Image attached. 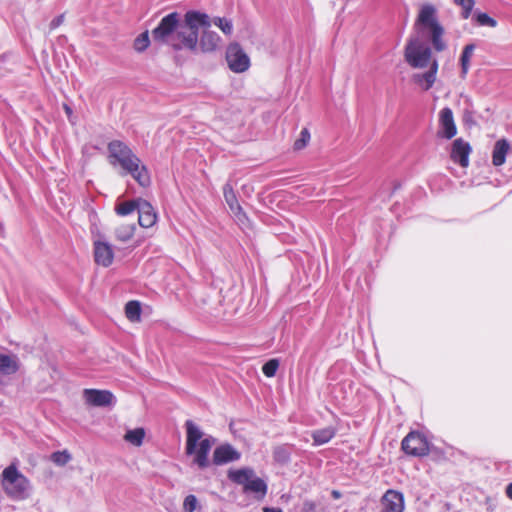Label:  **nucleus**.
<instances>
[{
    "label": "nucleus",
    "instance_id": "f03ea898",
    "mask_svg": "<svg viewBox=\"0 0 512 512\" xmlns=\"http://www.w3.org/2000/svg\"><path fill=\"white\" fill-rule=\"evenodd\" d=\"M109 162L112 166L121 168L120 175H131L142 187L151 183L149 172L140 158L124 142L113 140L108 144Z\"/></svg>",
    "mask_w": 512,
    "mask_h": 512
},
{
    "label": "nucleus",
    "instance_id": "c9c22d12",
    "mask_svg": "<svg viewBox=\"0 0 512 512\" xmlns=\"http://www.w3.org/2000/svg\"><path fill=\"white\" fill-rule=\"evenodd\" d=\"M52 459L58 465H65L70 460V455L66 452H56L52 455Z\"/></svg>",
    "mask_w": 512,
    "mask_h": 512
},
{
    "label": "nucleus",
    "instance_id": "0eeeda50",
    "mask_svg": "<svg viewBox=\"0 0 512 512\" xmlns=\"http://www.w3.org/2000/svg\"><path fill=\"white\" fill-rule=\"evenodd\" d=\"M432 51L419 37H412L405 47V60L413 68H425L429 65Z\"/></svg>",
    "mask_w": 512,
    "mask_h": 512
},
{
    "label": "nucleus",
    "instance_id": "dca6fc26",
    "mask_svg": "<svg viewBox=\"0 0 512 512\" xmlns=\"http://www.w3.org/2000/svg\"><path fill=\"white\" fill-rule=\"evenodd\" d=\"M138 223L143 228H150L156 223L157 215L152 205L146 201L141 200L138 204Z\"/></svg>",
    "mask_w": 512,
    "mask_h": 512
},
{
    "label": "nucleus",
    "instance_id": "b1692460",
    "mask_svg": "<svg viewBox=\"0 0 512 512\" xmlns=\"http://www.w3.org/2000/svg\"><path fill=\"white\" fill-rule=\"evenodd\" d=\"M475 50L474 44H468L464 47L461 57H460V64H461V71L463 75H466L469 67H470V60L473 56Z\"/></svg>",
    "mask_w": 512,
    "mask_h": 512
},
{
    "label": "nucleus",
    "instance_id": "412c9836",
    "mask_svg": "<svg viewBox=\"0 0 512 512\" xmlns=\"http://www.w3.org/2000/svg\"><path fill=\"white\" fill-rule=\"evenodd\" d=\"M509 150V143L505 139L498 140L493 148L492 163L494 166H501L505 163Z\"/></svg>",
    "mask_w": 512,
    "mask_h": 512
},
{
    "label": "nucleus",
    "instance_id": "a19ab883",
    "mask_svg": "<svg viewBox=\"0 0 512 512\" xmlns=\"http://www.w3.org/2000/svg\"><path fill=\"white\" fill-rule=\"evenodd\" d=\"M332 496L335 499H339L341 497V493L339 491H337V490H333L332 491Z\"/></svg>",
    "mask_w": 512,
    "mask_h": 512
},
{
    "label": "nucleus",
    "instance_id": "6e6552de",
    "mask_svg": "<svg viewBox=\"0 0 512 512\" xmlns=\"http://www.w3.org/2000/svg\"><path fill=\"white\" fill-rule=\"evenodd\" d=\"M226 61L231 71L242 73L250 67V58L238 43H231L226 50Z\"/></svg>",
    "mask_w": 512,
    "mask_h": 512
},
{
    "label": "nucleus",
    "instance_id": "20e7f679",
    "mask_svg": "<svg viewBox=\"0 0 512 512\" xmlns=\"http://www.w3.org/2000/svg\"><path fill=\"white\" fill-rule=\"evenodd\" d=\"M414 28L423 35L429 37L433 48L441 52L446 49V43L443 40L444 28L437 18V10L432 4L421 6Z\"/></svg>",
    "mask_w": 512,
    "mask_h": 512
},
{
    "label": "nucleus",
    "instance_id": "aec40b11",
    "mask_svg": "<svg viewBox=\"0 0 512 512\" xmlns=\"http://www.w3.org/2000/svg\"><path fill=\"white\" fill-rule=\"evenodd\" d=\"M337 433L333 426L314 430L311 434L314 446H320L328 443Z\"/></svg>",
    "mask_w": 512,
    "mask_h": 512
},
{
    "label": "nucleus",
    "instance_id": "e433bc0d",
    "mask_svg": "<svg viewBox=\"0 0 512 512\" xmlns=\"http://www.w3.org/2000/svg\"><path fill=\"white\" fill-rule=\"evenodd\" d=\"M64 21V15H59L57 16L56 18H54L51 22H50V29L53 30V29H56L57 27H59Z\"/></svg>",
    "mask_w": 512,
    "mask_h": 512
},
{
    "label": "nucleus",
    "instance_id": "a878e982",
    "mask_svg": "<svg viewBox=\"0 0 512 512\" xmlns=\"http://www.w3.org/2000/svg\"><path fill=\"white\" fill-rule=\"evenodd\" d=\"M125 314L130 321H139L141 317L140 303L138 301H129L125 306Z\"/></svg>",
    "mask_w": 512,
    "mask_h": 512
},
{
    "label": "nucleus",
    "instance_id": "f704fd0d",
    "mask_svg": "<svg viewBox=\"0 0 512 512\" xmlns=\"http://www.w3.org/2000/svg\"><path fill=\"white\" fill-rule=\"evenodd\" d=\"M197 504V498L194 495L190 494L186 496L184 499L183 509L185 512H194L197 508Z\"/></svg>",
    "mask_w": 512,
    "mask_h": 512
},
{
    "label": "nucleus",
    "instance_id": "393cba45",
    "mask_svg": "<svg viewBox=\"0 0 512 512\" xmlns=\"http://www.w3.org/2000/svg\"><path fill=\"white\" fill-rule=\"evenodd\" d=\"M142 198H138L132 201H126L116 206L115 211L120 216H126L131 214L134 211H137L139 208L140 201Z\"/></svg>",
    "mask_w": 512,
    "mask_h": 512
},
{
    "label": "nucleus",
    "instance_id": "4c0bfd02",
    "mask_svg": "<svg viewBox=\"0 0 512 512\" xmlns=\"http://www.w3.org/2000/svg\"><path fill=\"white\" fill-rule=\"evenodd\" d=\"M263 512H282V510L275 507H265L263 508Z\"/></svg>",
    "mask_w": 512,
    "mask_h": 512
},
{
    "label": "nucleus",
    "instance_id": "4be33fe9",
    "mask_svg": "<svg viewBox=\"0 0 512 512\" xmlns=\"http://www.w3.org/2000/svg\"><path fill=\"white\" fill-rule=\"evenodd\" d=\"M18 370L16 358L0 354V375H11Z\"/></svg>",
    "mask_w": 512,
    "mask_h": 512
},
{
    "label": "nucleus",
    "instance_id": "39448f33",
    "mask_svg": "<svg viewBox=\"0 0 512 512\" xmlns=\"http://www.w3.org/2000/svg\"><path fill=\"white\" fill-rule=\"evenodd\" d=\"M1 482L5 493L13 499L24 500L30 495V481L14 465L3 470Z\"/></svg>",
    "mask_w": 512,
    "mask_h": 512
},
{
    "label": "nucleus",
    "instance_id": "4468645a",
    "mask_svg": "<svg viewBox=\"0 0 512 512\" xmlns=\"http://www.w3.org/2000/svg\"><path fill=\"white\" fill-rule=\"evenodd\" d=\"M84 397L88 404L96 407H105L112 404L114 396L107 390L85 389Z\"/></svg>",
    "mask_w": 512,
    "mask_h": 512
},
{
    "label": "nucleus",
    "instance_id": "2f4dec72",
    "mask_svg": "<svg viewBox=\"0 0 512 512\" xmlns=\"http://www.w3.org/2000/svg\"><path fill=\"white\" fill-rule=\"evenodd\" d=\"M278 367H279V360L278 359H270L263 365L262 372L266 377H273V376H275Z\"/></svg>",
    "mask_w": 512,
    "mask_h": 512
},
{
    "label": "nucleus",
    "instance_id": "473e14b6",
    "mask_svg": "<svg viewBox=\"0 0 512 512\" xmlns=\"http://www.w3.org/2000/svg\"><path fill=\"white\" fill-rule=\"evenodd\" d=\"M476 21L480 26L495 27L497 25L496 20L490 17L487 13L479 12L475 15Z\"/></svg>",
    "mask_w": 512,
    "mask_h": 512
},
{
    "label": "nucleus",
    "instance_id": "ea45409f",
    "mask_svg": "<svg viewBox=\"0 0 512 512\" xmlns=\"http://www.w3.org/2000/svg\"><path fill=\"white\" fill-rule=\"evenodd\" d=\"M63 108H64L65 113L67 114V116H68V117H70V116H71V114H72V109H71V107H70V106H68L67 104H64V105H63Z\"/></svg>",
    "mask_w": 512,
    "mask_h": 512
},
{
    "label": "nucleus",
    "instance_id": "a211bd4d",
    "mask_svg": "<svg viewBox=\"0 0 512 512\" xmlns=\"http://www.w3.org/2000/svg\"><path fill=\"white\" fill-rule=\"evenodd\" d=\"M223 193L225 201L228 204L231 212L238 218L239 221L242 222L243 218H246V216L242 211V207L237 200L232 186L230 184H226L223 188Z\"/></svg>",
    "mask_w": 512,
    "mask_h": 512
},
{
    "label": "nucleus",
    "instance_id": "9b49d317",
    "mask_svg": "<svg viewBox=\"0 0 512 512\" xmlns=\"http://www.w3.org/2000/svg\"><path fill=\"white\" fill-rule=\"evenodd\" d=\"M439 126L438 136L451 139L456 135L457 128L454 122L453 112L449 107H445L439 112Z\"/></svg>",
    "mask_w": 512,
    "mask_h": 512
},
{
    "label": "nucleus",
    "instance_id": "1a4fd4ad",
    "mask_svg": "<svg viewBox=\"0 0 512 512\" xmlns=\"http://www.w3.org/2000/svg\"><path fill=\"white\" fill-rule=\"evenodd\" d=\"M402 450L411 456L421 457L429 453V443L419 432H410L401 443Z\"/></svg>",
    "mask_w": 512,
    "mask_h": 512
},
{
    "label": "nucleus",
    "instance_id": "f3484780",
    "mask_svg": "<svg viewBox=\"0 0 512 512\" xmlns=\"http://www.w3.org/2000/svg\"><path fill=\"white\" fill-rule=\"evenodd\" d=\"M204 28L205 30L202 32L200 39L198 38L201 51L204 53L216 51L221 43L220 36L216 32L209 30V27Z\"/></svg>",
    "mask_w": 512,
    "mask_h": 512
},
{
    "label": "nucleus",
    "instance_id": "58836bf2",
    "mask_svg": "<svg viewBox=\"0 0 512 512\" xmlns=\"http://www.w3.org/2000/svg\"><path fill=\"white\" fill-rule=\"evenodd\" d=\"M506 495L508 498L512 500V483L508 484L506 487Z\"/></svg>",
    "mask_w": 512,
    "mask_h": 512
},
{
    "label": "nucleus",
    "instance_id": "7ed1b4c3",
    "mask_svg": "<svg viewBox=\"0 0 512 512\" xmlns=\"http://www.w3.org/2000/svg\"><path fill=\"white\" fill-rule=\"evenodd\" d=\"M186 454L193 455V462L201 469L209 466L208 455L215 442L212 436L203 438L204 433L192 420L185 422Z\"/></svg>",
    "mask_w": 512,
    "mask_h": 512
},
{
    "label": "nucleus",
    "instance_id": "72a5a7b5",
    "mask_svg": "<svg viewBox=\"0 0 512 512\" xmlns=\"http://www.w3.org/2000/svg\"><path fill=\"white\" fill-rule=\"evenodd\" d=\"M310 140V133L307 128L302 129L300 133V137L294 142V149L301 150L303 149Z\"/></svg>",
    "mask_w": 512,
    "mask_h": 512
},
{
    "label": "nucleus",
    "instance_id": "2eb2a0df",
    "mask_svg": "<svg viewBox=\"0 0 512 512\" xmlns=\"http://www.w3.org/2000/svg\"><path fill=\"white\" fill-rule=\"evenodd\" d=\"M239 458L240 453L229 444L218 446L213 453V463L215 465H223L229 462H234Z\"/></svg>",
    "mask_w": 512,
    "mask_h": 512
},
{
    "label": "nucleus",
    "instance_id": "6ab92c4d",
    "mask_svg": "<svg viewBox=\"0 0 512 512\" xmlns=\"http://www.w3.org/2000/svg\"><path fill=\"white\" fill-rule=\"evenodd\" d=\"M438 70V62L437 60H433L429 71L421 74H415L414 75V81L419 84L424 90H429L435 80H436V74Z\"/></svg>",
    "mask_w": 512,
    "mask_h": 512
},
{
    "label": "nucleus",
    "instance_id": "7c9ffc66",
    "mask_svg": "<svg viewBox=\"0 0 512 512\" xmlns=\"http://www.w3.org/2000/svg\"><path fill=\"white\" fill-rule=\"evenodd\" d=\"M454 3L462 8V17L468 19L474 7V0H454Z\"/></svg>",
    "mask_w": 512,
    "mask_h": 512
},
{
    "label": "nucleus",
    "instance_id": "bb28decb",
    "mask_svg": "<svg viewBox=\"0 0 512 512\" xmlns=\"http://www.w3.org/2000/svg\"><path fill=\"white\" fill-rule=\"evenodd\" d=\"M144 436H145V431L143 428H136L134 430H129L127 431V433L125 434V440L128 441L129 443L135 445V446H140L143 442V439H144Z\"/></svg>",
    "mask_w": 512,
    "mask_h": 512
},
{
    "label": "nucleus",
    "instance_id": "c756f323",
    "mask_svg": "<svg viewBox=\"0 0 512 512\" xmlns=\"http://www.w3.org/2000/svg\"><path fill=\"white\" fill-rule=\"evenodd\" d=\"M273 456L275 461L279 463H287L290 460V452L286 446H277L273 450Z\"/></svg>",
    "mask_w": 512,
    "mask_h": 512
},
{
    "label": "nucleus",
    "instance_id": "5701e85b",
    "mask_svg": "<svg viewBox=\"0 0 512 512\" xmlns=\"http://www.w3.org/2000/svg\"><path fill=\"white\" fill-rule=\"evenodd\" d=\"M136 226L134 223H123L120 224L115 229V237L117 240L121 242H127L129 241L134 233H135Z\"/></svg>",
    "mask_w": 512,
    "mask_h": 512
},
{
    "label": "nucleus",
    "instance_id": "423d86ee",
    "mask_svg": "<svg viewBox=\"0 0 512 512\" xmlns=\"http://www.w3.org/2000/svg\"><path fill=\"white\" fill-rule=\"evenodd\" d=\"M229 479L243 486L244 493H252L257 499H263L268 490L266 482L255 476V472L251 468H241L238 470H231L228 474Z\"/></svg>",
    "mask_w": 512,
    "mask_h": 512
},
{
    "label": "nucleus",
    "instance_id": "ddd939ff",
    "mask_svg": "<svg viewBox=\"0 0 512 512\" xmlns=\"http://www.w3.org/2000/svg\"><path fill=\"white\" fill-rule=\"evenodd\" d=\"M471 146L462 138L454 140L451 150V159L459 163L462 167L469 165V155L471 153Z\"/></svg>",
    "mask_w": 512,
    "mask_h": 512
},
{
    "label": "nucleus",
    "instance_id": "f8f14e48",
    "mask_svg": "<svg viewBox=\"0 0 512 512\" xmlns=\"http://www.w3.org/2000/svg\"><path fill=\"white\" fill-rule=\"evenodd\" d=\"M404 496L395 490H388L381 499L380 512H403Z\"/></svg>",
    "mask_w": 512,
    "mask_h": 512
},
{
    "label": "nucleus",
    "instance_id": "c85d7f7f",
    "mask_svg": "<svg viewBox=\"0 0 512 512\" xmlns=\"http://www.w3.org/2000/svg\"><path fill=\"white\" fill-rule=\"evenodd\" d=\"M213 24L216 25L225 35H231L233 32L232 21L227 18L216 17L213 19Z\"/></svg>",
    "mask_w": 512,
    "mask_h": 512
},
{
    "label": "nucleus",
    "instance_id": "9d476101",
    "mask_svg": "<svg viewBox=\"0 0 512 512\" xmlns=\"http://www.w3.org/2000/svg\"><path fill=\"white\" fill-rule=\"evenodd\" d=\"M93 246L95 262L103 267H109L114 259L112 246L100 238L93 240Z\"/></svg>",
    "mask_w": 512,
    "mask_h": 512
},
{
    "label": "nucleus",
    "instance_id": "cd10ccee",
    "mask_svg": "<svg viewBox=\"0 0 512 512\" xmlns=\"http://www.w3.org/2000/svg\"><path fill=\"white\" fill-rule=\"evenodd\" d=\"M149 44V33L148 31H144L136 37L133 43V47L137 52H143L148 48Z\"/></svg>",
    "mask_w": 512,
    "mask_h": 512
},
{
    "label": "nucleus",
    "instance_id": "f257e3e1",
    "mask_svg": "<svg viewBox=\"0 0 512 512\" xmlns=\"http://www.w3.org/2000/svg\"><path fill=\"white\" fill-rule=\"evenodd\" d=\"M211 21L207 14L198 11H188L183 21L178 12L164 16L152 32L155 43L170 46L175 51L187 49L196 51L200 27H210Z\"/></svg>",
    "mask_w": 512,
    "mask_h": 512
}]
</instances>
